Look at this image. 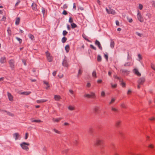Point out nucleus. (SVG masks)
Returning <instances> with one entry per match:
<instances>
[{"label":"nucleus","instance_id":"f257e3e1","mask_svg":"<svg viewBox=\"0 0 155 155\" xmlns=\"http://www.w3.org/2000/svg\"><path fill=\"white\" fill-rule=\"evenodd\" d=\"M29 143H28L23 142L20 144V146L23 150L28 151L29 149V148L28 146H29Z\"/></svg>","mask_w":155,"mask_h":155},{"label":"nucleus","instance_id":"f03ea898","mask_svg":"<svg viewBox=\"0 0 155 155\" xmlns=\"http://www.w3.org/2000/svg\"><path fill=\"white\" fill-rule=\"evenodd\" d=\"M46 54L48 61L49 62L52 61V57L51 55L50 54L48 51H47L46 52Z\"/></svg>","mask_w":155,"mask_h":155},{"label":"nucleus","instance_id":"7ed1b4c3","mask_svg":"<svg viewBox=\"0 0 155 155\" xmlns=\"http://www.w3.org/2000/svg\"><path fill=\"white\" fill-rule=\"evenodd\" d=\"M106 10L108 14H110L113 15H114L116 14V12L115 11L112 9H108L107 8H106Z\"/></svg>","mask_w":155,"mask_h":155},{"label":"nucleus","instance_id":"20e7f679","mask_svg":"<svg viewBox=\"0 0 155 155\" xmlns=\"http://www.w3.org/2000/svg\"><path fill=\"white\" fill-rule=\"evenodd\" d=\"M137 18L138 19L140 22H143V19L142 16H141L140 13L139 12H138L137 15Z\"/></svg>","mask_w":155,"mask_h":155},{"label":"nucleus","instance_id":"39448f33","mask_svg":"<svg viewBox=\"0 0 155 155\" xmlns=\"http://www.w3.org/2000/svg\"><path fill=\"white\" fill-rule=\"evenodd\" d=\"M9 63L10 65V67L11 68L13 69L15 66V62L13 60H11L9 61Z\"/></svg>","mask_w":155,"mask_h":155},{"label":"nucleus","instance_id":"423d86ee","mask_svg":"<svg viewBox=\"0 0 155 155\" xmlns=\"http://www.w3.org/2000/svg\"><path fill=\"white\" fill-rule=\"evenodd\" d=\"M103 142V140H102L97 139L95 141V144L96 146H98L102 143Z\"/></svg>","mask_w":155,"mask_h":155},{"label":"nucleus","instance_id":"0eeeda50","mask_svg":"<svg viewBox=\"0 0 155 155\" xmlns=\"http://www.w3.org/2000/svg\"><path fill=\"white\" fill-rule=\"evenodd\" d=\"M120 72L122 73L123 74L126 75H127L130 73V71L127 70L125 69L121 70Z\"/></svg>","mask_w":155,"mask_h":155},{"label":"nucleus","instance_id":"6e6552de","mask_svg":"<svg viewBox=\"0 0 155 155\" xmlns=\"http://www.w3.org/2000/svg\"><path fill=\"white\" fill-rule=\"evenodd\" d=\"M13 137L15 139V140L19 139L20 137V135L18 133H16L13 134Z\"/></svg>","mask_w":155,"mask_h":155},{"label":"nucleus","instance_id":"1a4fd4ad","mask_svg":"<svg viewBox=\"0 0 155 155\" xmlns=\"http://www.w3.org/2000/svg\"><path fill=\"white\" fill-rule=\"evenodd\" d=\"M62 64L63 66L65 67H68V61L66 59H64L63 60Z\"/></svg>","mask_w":155,"mask_h":155},{"label":"nucleus","instance_id":"9d476101","mask_svg":"<svg viewBox=\"0 0 155 155\" xmlns=\"http://www.w3.org/2000/svg\"><path fill=\"white\" fill-rule=\"evenodd\" d=\"M7 95L8 97V98L9 99V100L11 101H13V97L12 95V94L9 93H7Z\"/></svg>","mask_w":155,"mask_h":155},{"label":"nucleus","instance_id":"9b49d317","mask_svg":"<svg viewBox=\"0 0 155 155\" xmlns=\"http://www.w3.org/2000/svg\"><path fill=\"white\" fill-rule=\"evenodd\" d=\"M145 81V79L143 78H141L138 81V83L139 84H142Z\"/></svg>","mask_w":155,"mask_h":155},{"label":"nucleus","instance_id":"f8f14e48","mask_svg":"<svg viewBox=\"0 0 155 155\" xmlns=\"http://www.w3.org/2000/svg\"><path fill=\"white\" fill-rule=\"evenodd\" d=\"M133 72L138 76H140L141 75L140 73L138 71V70L136 68L134 69L133 70Z\"/></svg>","mask_w":155,"mask_h":155},{"label":"nucleus","instance_id":"ddd939ff","mask_svg":"<svg viewBox=\"0 0 155 155\" xmlns=\"http://www.w3.org/2000/svg\"><path fill=\"white\" fill-rule=\"evenodd\" d=\"M95 44L96 45L98 46L99 48L101 49L102 50V47L101 46L100 43L97 40H96L95 42Z\"/></svg>","mask_w":155,"mask_h":155},{"label":"nucleus","instance_id":"4468645a","mask_svg":"<svg viewBox=\"0 0 155 155\" xmlns=\"http://www.w3.org/2000/svg\"><path fill=\"white\" fill-rule=\"evenodd\" d=\"M62 118L61 117L58 118H52V120L54 122H58Z\"/></svg>","mask_w":155,"mask_h":155},{"label":"nucleus","instance_id":"2eb2a0df","mask_svg":"<svg viewBox=\"0 0 155 155\" xmlns=\"http://www.w3.org/2000/svg\"><path fill=\"white\" fill-rule=\"evenodd\" d=\"M54 98L55 101H58L60 100L61 99V97L59 95H54Z\"/></svg>","mask_w":155,"mask_h":155},{"label":"nucleus","instance_id":"dca6fc26","mask_svg":"<svg viewBox=\"0 0 155 155\" xmlns=\"http://www.w3.org/2000/svg\"><path fill=\"white\" fill-rule=\"evenodd\" d=\"M30 120L32 122L40 123L42 122L40 120H34L33 118L31 119Z\"/></svg>","mask_w":155,"mask_h":155},{"label":"nucleus","instance_id":"f3484780","mask_svg":"<svg viewBox=\"0 0 155 155\" xmlns=\"http://www.w3.org/2000/svg\"><path fill=\"white\" fill-rule=\"evenodd\" d=\"M99 108L98 106H95L93 108V110L94 113L96 114L97 113L99 110Z\"/></svg>","mask_w":155,"mask_h":155},{"label":"nucleus","instance_id":"a211bd4d","mask_svg":"<svg viewBox=\"0 0 155 155\" xmlns=\"http://www.w3.org/2000/svg\"><path fill=\"white\" fill-rule=\"evenodd\" d=\"M91 98H94L96 97V94L94 92L91 91L90 92Z\"/></svg>","mask_w":155,"mask_h":155},{"label":"nucleus","instance_id":"6ab92c4d","mask_svg":"<svg viewBox=\"0 0 155 155\" xmlns=\"http://www.w3.org/2000/svg\"><path fill=\"white\" fill-rule=\"evenodd\" d=\"M31 7L33 10H37L36 5L35 3H33L31 5Z\"/></svg>","mask_w":155,"mask_h":155},{"label":"nucleus","instance_id":"aec40b11","mask_svg":"<svg viewBox=\"0 0 155 155\" xmlns=\"http://www.w3.org/2000/svg\"><path fill=\"white\" fill-rule=\"evenodd\" d=\"M6 61V60L5 57H2L0 59V62L2 63H4Z\"/></svg>","mask_w":155,"mask_h":155},{"label":"nucleus","instance_id":"412c9836","mask_svg":"<svg viewBox=\"0 0 155 155\" xmlns=\"http://www.w3.org/2000/svg\"><path fill=\"white\" fill-rule=\"evenodd\" d=\"M68 109L70 110H73L75 109V108L74 107L70 105L68 107Z\"/></svg>","mask_w":155,"mask_h":155},{"label":"nucleus","instance_id":"4be33fe9","mask_svg":"<svg viewBox=\"0 0 155 155\" xmlns=\"http://www.w3.org/2000/svg\"><path fill=\"white\" fill-rule=\"evenodd\" d=\"M20 21V18L19 17L17 18L15 20V24L16 25L19 24Z\"/></svg>","mask_w":155,"mask_h":155},{"label":"nucleus","instance_id":"5701e85b","mask_svg":"<svg viewBox=\"0 0 155 155\" xmlns=\"http://www.w3.org/2000/svg\"><path fill=\"white\" fill-rule=\"evenodd\" d=\"M65 49L67 53H68L70 49L69 46V45H66L65 47Z\"/></svg>","mask_w":155,"mask_h":155},{"label":"nucleus","instance_id":"b1692460","mask_svg":"<svg viewBox=\"0 0 155 155\" xmlns=\"http://www.w3.org/2000/svg\"><path fill=\"white\" fill-rule=\"evenodd\" d=\"M47 101V100H45L44 99H41L40 100H37V103H43Z\"/></svg>","mask_w":155,"mask_h":155},{"label":"nucleus","instance_id":"393cba45","mask_svg":"<svg viewBox=\"0 0 155 155\" xmlns=\"http://www.w3.org/2000/svg\"><path fill=\"white\" fill-rule=\"evenodd\" d=\"M30 93H31V92L30 91L24 92L21 93V94H24V95H27L29 94Z\"/></svg>","mask_w":155,"mask_h":155},{"label":"nucleus","instance_id":"a878e982","mask_svg":"<svg viewBox=\"0 0 155 155\" xmlns=\"http://www.w3.org/2000/svg\"><path fill=\"white\" fill-rule=\"evenodd\" d=\"M53 130L55 133L58 134H61V132L58 130L57 129H56L55 128H54L53 129Z\"/></svg>","mask_w":155,"mask_h":155},{"label":"nucleus","instance_id":"bb28decb","mask_svg":"<svg viewBox=\"0 0 155 155\" xmlns=\"http://www.w3.org/2000/svg\"><path fill=\"white\" fill-rule=\"evenodd\" d=\"M28 36L32 40H34L35 39V38L34 36L31 35V34H29L28 35Z\"/></svg>","mask_w":155,"mask_h":155},{"label":"nucleus","instance_id":"cd10ccee","mask_svg":"<svg viewBox=\"0 0 155 155\" xmlns=\"http://www.w3.org/2000/svg\"><path fill=\"white\" fill-rule=\"evenodd\" d=\"M120 82H121V85L123 87H126V84L125 83L123 82V79H122L121 81Z\"/></svg>","mask_w":155,"mask_h":155},{"label":"nucleus","instance_id":"c85d7f7f","mask_svg":"<svg viewBox=\"0 0 155 155\" xmlns=\"http://www.w3.org/2000/svg\"><path fill=\"white\" fill-rule=\"evenodd\" d=\"M92 76L95 78H97L96 73L95 71H94L92 73Z\"/></svg>","mask_w":155,"mask_h":155},{"label":"nucleus","instance_id":"c756f323","mask_svg":"<svg viewBox=\"0 0 155 155\" xmlns=\"http://www.w3.org/2000/svg\"><path fill=\"white\" fill-rule=\"evenodd\" d=\"M114 46V43L113 41H111L110 42V46L112 48H113Z\"/></svg>","mask_w":155,"mask_h":155},{"label":"nucleus","instance_id":"7c9ffc66","mask_svg":"<svg viewBox=\"0 0 155 155\" xmlns=\"http://www.w3.org/2000/svg\"><path fill=\"white\" fill-rule=\"evenodd\" d=\"M114 77L116 78H117L120 81H121V80H122V79L121 78H119V77H118L116 75H114Z\"/></svg>","mask_w":155,"mask_h":155},{"label":"nucleus","instance_id":"2f4dec72","mask_svg":"<svg viewBox=\"0 0 155 155\" xmlns=\"http://www.w3.org/2000/svg\"><path fill=\"white\" fill-rule=\"evenodd\" d=\"M67 40V38L65 37H63L61 40V41L63 43H64L66 42Z\"/></svg>","mask_w":155,"mask_h":155},{"label":"nucleus","instance_id":"473e14b6","mask_svg":"<svg viewBox=\"0 0 155 155\" xmlns=\"http://www.w3.org/2000/svg\"><path fill=\"white\" fill-rule=\"evenodd\" d=\"M97 60L99 62H100L101 60V56L98 55L97 57Z\"/></svg>","mask_w":155,"mask_h":155},{"label":"nucleus","instance_id":"72a5a7b5","mask_svg":"<svg viewBox=\"0 0 155 155\" xmlns=\"http://www.w3.org/2000/svg\"><path fill=\"white\" fill-rule=\"evenodd\" d=\"M77 26V25L74 23H72L71 24V27L72 28H74L76 27Z\"/></svg>","mask_w":155,"mask_h":155},{"label":"nucleus","instance_id":"f704fd0d","mask_svg":"<svg viewBox=\"0 0 155 155\" xmlns=\"http://www.w3.org/2000/svg\"><path fill=\"white\" fill-rule=\"evenodd\" d=\"M43 83L44 84H46V85L47 86V87H46V89H47L49 87V84H48V82H47L46 81H44Z\"/></svg>","mask_w":155,"mask_h":155},{"label":"nucleus","instance_id":"c9c22d12","mask_svg":"<svg viewBox=\"0 0 155 155\" xmlns=\"http://www.w3.org/2000/svg\"><path fill=\"white\" fill-rule=\"evenodd\" d=\"M105 93L104 91H102L101 93V95L102 97H104L105 96Z\"/></svg>","mask_w":155,"mask_h":155},{"label":"nucleus","instance_id":"e433bc0d","mask_svg":"<svg viewBox=\"0 0 155 155\" xmlns=\"http://www.w3.org/2000/svg\"><path fill=\"white\" fill-rule=\"evenodd\" d=\"M82 73V71L81 69H79L78 71V76H79L80 75H81Z\"/></svg>","mask_w":155,"mask_h":155},{"label":"nucleus","instance_id":"4c0bfd02","mask_svg":"<svg viewBox=\"0 0 155 155\" xmlns=\"http://www.w3.org/2000/svg\"><path fill=\"white\" fill-rule=\"evenodd\" d=\"M120 123V121H117L116 122V125L117 126H119Z\"/></svg>","mask_w":155,"mask_h":155},{"label":"nucleus","instance_id":"58836bf2","mask_svg":"<svg viewBox=\"0 0 155 155\" xmlns=\"http://www.w3.org/2000/svg\"><path fill=\"white\" fill-rule=\"evenodd\" d=\"M84 96L85 97L88 98H91V96L90 94H85Z\"/></svg>","mask_w":155,"mask_h":155},{"label":"nucleus","instance_id":"ea45409f","mask_svg":"<svg viewBox=\"0 0 155 155\" xmlns=\"http://www.w3.org/2000/svg\"><path fill=\"white\" fill-rule=\"evenodd\" d=\"M115 100V98H112L111 99V101L109 103V104H112V103H113L114 101Z\"/></svg>","mask_w":155,"mask_h":155},{"label":"nucleus","instance_id":"a19ab883","mask_svg":"<svg viewBox=\"0 0 155 155\" xmlns=\"http://www.w3.org/2000/svg\"><path fill=\"white\" fill-rule=\"evenodd\" d=\"M121 107L123 108H125L126 106L125 104L124 103H121L120 104Z\"/></svg>","mask_w":155,"mask_h":155},{"label":"nucleus","instance_id":"79ce46f5","mask_svg":"<svg viewBox=\"0 0 155 155\" xmlns=\"http://www.w3.org/2000/svg\"><path fill=\"white\" fill-rule=\"evenodd\" d=\"M151 67L152 69L155 70V66L152 63L151 64Z\"/></svg>","mask_w":155,"mask_h":155},{"label":"nucleus","instance_id":"37998d69","mask_svg":"<svg viewBox=\"0 0 155 155\" xmlns=\"http://www.w3.org/2000/svg\"><path fill=\"white\" fill-rule=\"evenodd\" d=\"M130 63L128 62L125 63L124 64V66H130Z\"/></svg>","mask_w":155,"mask_h":155},{"label":"nucleus","instance_id":"c03bdc74","mask_svg":"<svg viewBox=\"0 0 155 155\" xmlns=\"http://www.w3.org/2000/svg\"><path fill=\"white\" fill-rule=\"evenodd\" d=\"M111 87L113 88H116L117 87V84H113L112 83H111Z\"/></svg>","mask_w":155,"mask_h":155},{"label":"nucleus","instance_id":"a18cd8bd","mask_svg":"<svg viewBox=\"0 0 155 155\" xmlns=\"http://www.w3.org/2000/svg\"><path fill=\"white\" fill-rule=\"evenodd\" d=\"M68 34V32L64 30V31H63V35L64 36H65L66 35H67Z\"/></svg>","mask_w":155,"mask_h":155},{"label":"nucleus","instance_id":"49530a36","mask_svg":"<svg viewBox=\"0 0 155 155\" xmlns=\"http://www.w3.org/2000/svg\"><path fill=\"white\" fill-rule=\"evenodd\" d=\"M111 110L112 111H115V112H116L118 111V110L116 108L114 107H112Z\"/></svg>","mask_w":155,"mask_h":155},{"label":"nucleus","instance_id":"de8ad7c7","mask_svg":"<svg viewBox=\"0 0 155 155\" xmlns=\"http://www.w3.org/2000/svg\"><path fill=\"white\" fill-rule=\"evenodd\" d=\"M90 46L91 48L94 49V50H96V48L93 45H90Z\"/></svg>","mask_w":155,"mask_h":155},{"label":"nucleus","instance_id":"09e8293b","mask_svg":"<svg viewBox=\"0 0 155 155\" xmlns=\"http://www.w3.org/2000/svg\"><path fill=\"white\" fill-rule=\"evenodd\" d=\"M132 92V91L131 90V89H129L128 90L127 94L128 95L130 94Z\"/></svg>","mask_w":155,"mask_h":155},{"label":"nucleus","instance_id":"8fccbe9b","mask_svg":"<svg viewBox=\"0 0 155 155\" xmlns=\"http://www.w3.org/2000/svg\"><path fill=\"white\" fill-rule=\"evenodd\" d=\"M41 10H42V13H43V15L44 16L45 15V9L44 8H42V9H41Z\"/></svg>","mask_w":155,"mask_h":155},{"label":"nucleus","instance_id":"3c124183","mask_svg":"<svg viewBox=\"0 0 155 155\" xmlns=\"http://www.w3.org/2000/svg\"><path fill=\"white\" fill-rule=\"evenodd\" d=\"M22 62L24 64V65L25 66H26L27 65L26 63V61L24 59H22Z\"/></svg>","mask_w":155,"mask_h":155},{"label":"nucleus","instance_id":"603ef678","mask_svg":"<svg viewBox=\"0 0 155 155\" xmlns=\"http://www.w3.org/2000/svg\"><path fill=\"white\" fill-rule=\"evenodd\" d=\"M16 39L20 43H21V42L22 40L21 39L18 38L17 37L16 38Z\"/></svg>","mask_w":155,"mask_h":155},{"label":"nucleus","instance_id":"864d4df0","mask_svg":"<svg viewBox=\"0 0 155 155\" xmlns=\"http://www.w3.org/2000/svg\"><path fill=\"white\" fill-rule=\"evenodd\" d=\"M69 91L71 94L73 95L74 94V92L71 89H69Z\"/></svg>","mask_w":155,"mask_h":155},{"label":"nucleus","instance_id":"5fc2aeb1","mask_svg":"<svg viewBox=\"0 0 155 155\" xmlns=\"http://www.w3.org/2000/svg\"><path fill=\"white\" fill-rule=\"evenodd\" d=\"M20 1H21V0H18L17 2L15 4V6H18V4L20 3Z\"/></svg>","mask_w":155,"mask_h":155},{"label":"nucleus","instance_id":"6e6d98bb","mask_svg":"<svg viewBox=\"0 0 155 155\" xmlns=\"http://www.w3.org/2000/svg\"><path fill=\"white\" fill-rule=\"evenodd\" d=\"M91 86V84L89 82H87L86 84V86L88 87H89Z\"/></svg>","mask_w":155,"mask_h":155},{"label":"nucleus","instance_id":"4d7b16f0","mask_svg":"<svg viewBox=\"0 0 155 155\" xmlns=\"http://www.w3.org/2000/svg\"><path fill=\"white\" fill-rule=\"evenodd\" d=\"M136 34L139 37H141L142 36V34L138 32H136Z\"/></svg>","mask_w":155,"mask_h":155},{"label":"nucleus","instance_id":"13d9d810","mask_svg":"<svg viewBox=\"0 0 155 155\" xmlns=\"http://www.w3.org/2000/svg\"><path fill=\"white\" fill-rule=\"evenodd\" d=\"M28 133H26L25 134V139H27L28 137Z\"/></svg>","mask_w":155,"mask_h":155},{"label":"nucleus","instance_id":"bf43d9fd","mask_svg":"<svg viewBox=\"0 0 155 155\" xmlns=\"http://www.w3.org/2000/svg\"><path fill=\"white\" fill-rule=\"evenodd\" d=\"M73 20L72 18H71L70 17L69 19V22L70 23H71L73 22Z\"/></svg>","mask_w":155,"mask_h":155},{"label":"nucleus","instance_id":"052dcab7","mask_svg":"<svg viewBox=\"0 0 155 155\" xmlns=\"http://www.w3.org/2000/svg\"><path fill=\"white\" fill-rule=\"evenodd\" d=\"M127 18L129 22L131 23L132 22L133 20L132 18H129L128 17Z\"/></svg>","mask_w":155,"mask_h":155},{"label":"nucleus","instance_id":"680f3d73","mask_svg":"<svg viewBox=\"0 0 155 155\" xmlns=\"http://www.w3.org/2000/svg\"><path fill=\"white\" fill-rule=\"evenodd\" d=\"M139 8L140 9H142L143 8V5L141 4H139Z\"/></svg>","mask_w":155,"mask_h":155},{"label":"nucleus","instance_id":"e2e57ef3","mask_svg":"<svg viewBox=\"0 0 155 155\" xmlns=\"http://www.w3.org/2000/svg\"><path fill=\"white\" fill-rule=\"evenodd\" d=\"M42 150L44 151H46L47 149H46V147L45 146L44 147L42 148Z\"/></svg>","mask_w":155,"mask_h":155},{"label":"nucleus","instance_id":"0e129e2a","mask_svg":"<svg viewBox=\"0 0 155 155\" xmlns=\"http://www.w3.org/2000/svg\"><path fill=\"white\" fill-rule=\"evenodd\" d=\"M104 58L106 59L107 60H108V56L107 55L105 54L104 56Z\"/></svg>","mask_w":155,"mask_h":155},{"label":"nucleus","instance_id":"69168bd1","mask_svg":"<svg viewBox=\"0 0 155 155\" xmlns=\"http://www.w3.org/2000/svg\"><path fill=\"white\" fill-rule=\"evenodd\" d=\"M64 15H66L67 14V12L65 10H64L62 13Z\"/></svg>","mask_w":155,"mask_h":155},{"label":"nucleus","instance_id":"338daca9","mask_svg":"<svg viewBox=\"0 0 155 155\" xmlns=\"http://www.w3.org/2000/svg\"><path fill=\"white\" fill-rule=\"evenodd\" d=\"M56 74V71H54L52 73V74L53 76H55Z\"/></svg>","mask_w":155,"mask_h":155},{"label":"nucleus","instance_id":"774afa93","mask_svg":"<svg viewBox=\"0 0 155 155\" xmlns=\"http://www.w3.org/2000/svg\"><path fill=\"white\" fill-rule=\"evenodd\" d=\"M102 81L101 80L99 79L97 81V82L98 83H101L102 82Z\"/></svg>","mask_w":155,"mask_h":155}]
</instances>
